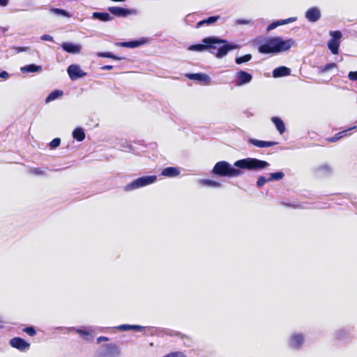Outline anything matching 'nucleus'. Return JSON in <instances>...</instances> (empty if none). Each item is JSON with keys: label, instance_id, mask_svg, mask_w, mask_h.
I'll use <instances>...</instances> for the list:
<instances>
[{"label": "nucleus", "instance_id": "f257e3e1", "mask_svg": "<svg viewBox=\"0 0 357 357\" xmlns=\"http://www.w3.org/2000/svg\"><path fill=\"white\" fill-rule=\"evenodd\" d=\"M239 45L229 43L227 40L218 36H212L205 37L202 40L201 43L190 45L188 47L189 51L192 52H208L213 54L218 59H222L234 50L238 49Z\"/></svg>", "mask_w": 357, "mask_h": 357}, {"label": "nucleus", "instance_id": "f03ea898", "mask_svg": "<svg viewBox=\"0 0 357 357\" xmlns=\"http://www.w3.org/2000/svg\"><path fill=\"white\" fill-rule=\"evenodd\" d=\"M295 43L292 38L284 40L280 36L269 37L259 43L257 50L262 54L275 55L288 51Z\"/></svg>", "mask_w": 357, "mask_h": 357}, {"label": "nucleus", "instance_id": "7ed1b4c3", "mask_svg": "<svg viewBox=\"0 0 357 357\" xmlns=\"http://www.w3.org/2000/svg\"><path fill=\"white\" fill-rule=\"evenodd\" d=\"M234 165L240 169L259 172L267 169L270 164L255 158H246L235 161Z\"/></svg>", "mask_w": 357, "mask_h": 357}, {"label": "nucleus", "instance_id": "20e7f679", "mask_svg": "<svg viewBox=\"0 0 357 357\" xmlns=\"http://www.w3.org/2000/svg\"><path fill=\"white\" fill-rule=\"evenodd\" d=\"M212 174L222 177H237L242 174L240 169L227 161H219L213 167Z\"/></svg>", "mask_w": 357, "mask_h": 357}, {"label": "nucleus", "instance_id": "39448f33", "mask_svg": "<svg viewBox=\"0 0 357 357\" xmlns=\"http://www.w3.org/2000/svg\"><path fill=\"white\" fill-rule=\"evenodd\" d=\"M156 181L157 176L155 175L143 176L135 179L131 183L126 185L124 190L126 191H131L152 184Z\"/></svg>", "mask_w": 357, "mask_h": 357}, {"label": "nucleus", "instance_id": "423d86ee", "mask_svg": "<svg viewBox=\"0 0 357 357\" xmlns=\"http://www.w3.org/2000/svg\"><path fill=\"white\" fill-rule=\"evenodd\" d=\"M146 333H144L145 335H158V336H163L164 335H167L169 336H178L181 339L188 338V336L182 334L178 331H176L172 329H166V328H155L153 326H146L144 330Z\"/></svg>", "mask_w": 357, "mask_h": 357}, {"label": "nucleus", "instance_id": "0eeeda50", "mask_svg": "<svg viewBox=\"0 0 357 357\" xmlns=\"http://www.w3.org/2000/svg\"><path fill=\"white\" fill-rule=\"evenodd\" d=\"M120 350L119 347L113 343L104 344L98 350L94 357H119Z\"/></svg>", "mask_w": 357, "mask_h": 357}, {"label": "nucleus", "instance_id": "6e6552de", "mask_svg": "<svg viewBox=\"0 0 357 357\" xmlns=\"http://www.w3.org/2000/svg\"><path fill=\"white\" fill-rule=\"evenodd\" d=\"M329 35L331 38L328 40L327 46L328 50L333 54H337L340 45V40L342 37V33L340 31H331Z\"/></svg>", "mask_w": 357, "mask_h": 357}, {"label": "nucleus", "instance_id": "1a4fd4ad", "mask_svg": "<svg viewBox=\"0 0 357 357\" xmlns=\"http://www.w3.org/2000/svg\"><path fill=\"white\" fill-rule=\"evenodd\" d=\"M305 340V335L302 333H293L288 338V347L296 351L301 350L304 344Z\"/></svg>", "mask_w": 357, "mask_h": 357}, {"label": "nucleus", "instance_id": "9d476101", "mask_svg": "<svg viewBox=\"0 0 357 357\" xmlns=\"http://www.w3.org/2000/svg\"><path fill=\"white\" fill-rule=\"evenodd\" d=\"M108 11L116 17H127L129 15H137L139 11L135 8H126L120 6H111L108 8Z\"/></svg>", "mask_w": 357, "mask_h": 357}, {"label": "nucleus", "instance_id": "9b49d317", "mask_svg": "<svg viewBox=\"0 0 357 357\" xmlns=\"http://www.w3.org/2000/svg\"><path fill=\"white\" fill-rule=\"evenodd\" d=\"M252 79V75L247 71L241 70L236 74L235 86H241L249 84Z\"/></svg>", "mask_w": 357, "mask_h": 357}, {"label": "nucleus", "instance_id": "f8f14e48", "mask_svg": "<svg viewBox=\"0 0 357 357\" xmlns=\"http://www.w3.org/2000/svg\"><path fill=\"white\" fill-rule=\"evenodd\" d=\"M68 74L71 80H76L86 75L77 64H71L67 68Z\"/></svg>", "mask_w": 357, "mask_h": 357}, {"label": "nucleus", "instance_id": "ddd939ff", "mask_svg": "<svg viewBox=\"0 0 357 357\" xmlns=\"http://www.w3.org/2000/svg\"><path fill=\"white\" fill-rule=\"evenodd\" d=\"M149 39L147 38H140L135 40H131L125 42H119L116 45L122 47L135 48L148 43Z\"/></svg>", "mask_w": 357, "mask_h": 357}, {"label": "nucleus", "instance_id": "4468645a", "mask_svg": "<svg viewBox=\"0 0 357 357\" xmlns=\"http://www.w3.org/2000/svg\"><path fill=\"white\" fill-rule=\"evenodd\" d=\"M10 345L20 351H25L30 348V344L20 337H15L10 340Z\"/></svg>", "mask_w": 357, "mask_h": 357}, {"label": "nucleus", "instance_id": "2eb2a0df", "mask_svg": "<svg viewBox=\"0 0 357 357\" xmlns=\"http://www.w3.org/2000/svg\"><path fill=\"white\" fill-rule=\"evenodd\" d=\"M305 17L308 22L314 23L321 17L320 9L316 6L311 7L306 10Z\"/></svg>", "mask_w": 357, "mask_h": 357}, {"label": "nucleus", "instance_id": "dca6fc26", "mask_svg": "<svg viewBox=\"0 0 357 357\" xmlns=\"http://www.w3.org/2000/svg\"><path fill=\"white\" fill-rule=\"evenodd\" d=\"M185 77L189 79L197 81L199 83L204 84L206 85L210 84L211 77L203 73H187Z\"/></svg>", "mask_w": 357, "mask_h": 357}, {"label": "nucleus", "instance_id": "f3484780", "mask_svg": "<svg viewBox=\"0 0 357 357\" xmlns=\"http://www.w3.org/2000/svg\"><path fill=\"white\" fill-rule=\"evenodd\" d=\"M61 47L66 52L73 54H79L82 50V45L80 44L71 42H63Z\"/></svg>", "mask_w": 357, "mask_h": 357}, {"label": "nucleus", "instance_id": "a211bd4d", "mask_svg": "<svg viewBox=\"0 0 357 357\" xmlns=\"http://www.w3.org/2000/svg\"><path fill=\"white\" fill-rule=\"evenodd\" d=\"M248 142L253 146H255L257 147H260V148L271 147V146H275L278 144L277 142L263 141V140H259V139H254V138L248 139Z\"/></svg>", "mask_w": 357, "mask_h": 357}, {"label": "nucleus", "instance_id": "6ab92c4d", "mask_svg": "<svg viewBox=\"0 0 357 357\" xmlns=\"http://www.w3.org/2000/svg\"><path fill=\"white\" fill-rule=\"evenodd\" d=\"M332 173V167L327 164L321 165L315 169V174L319 177H326L330 176Z\"/></svg>", "mask_w": 357, "mask_h": 357}, {"label": "nucleus", "instance_id": "aec40b11", "mask_svg": "<svg viewBox=\"0 0 357 357\" xmlns=\"http://www.w3.org/2000/svg\"><path fill=\"white\" fill-rule=\"evenodd\" d=\"M273 77L275 78L282 77L291 74L290 68L286 66H280L273 70Z\"/></svg>", "mask_w": 357, "mask_h": 357}, {"label": "nucleus", "instance_id": "412c9836", "mask_svg": "<svg viewBox=\"0 0 357 357\" xmlns=\"http://www.w3.org/2000/svg\"><path fill=\"white\" fill-rule=\"evenodd\" d=\"M179 174H180V170L178 167H168L165 168L162 171L160 175L165 176V177L172 178V177H176V176H178Z\"/></svg>", "mask_w": 357, "mask_h": 357}, {"label": "nucleus", "instance_id": "4be33fe9", "mask_svg": "<svg viewBox=\"0 0 357 357\" xmlns=\"http://www.w3.org/2000/svg\"><path fill=\"white\" fill-rule=\"evenodd\" d=\"M20 70L22 73H40L42 71V66L31 63L21 67Z\"/></svg>", "mask_w": 357, "mask_h": 357}, {"label": "nucleus", "instance_id": "5701e85b", "mask_svg": "<svg viewBox=\"0 0 357 357\" xmlns=\"http://www.w3.org/2000/svg\"><path fill=\"white\" fill-rule=\"evenodd\" d=\"M221 17L220 15H213L210 16L206 19H204L197 23L196 27L199 28L204 25H211L216 22H218V20H220Z\"/></svg>", "mask_w": 357, "mask_h": 357}, {"label": "nucleus", "instance_id": "b1692460", "mask_svg": "<svg viewBox=\"0 0 357 357\" xmlns=\"http://www.w3.org/2000/svg\"><path fill=\"white\" fill-rule=\"evenodd\" d=\"M92 17L101 22H109L112 19L111 15L107 12H94L92 14Z\"/></svg>", "mask_w": 357, "mask_h": 357}, {"label": "nucleus", "instance_id": "393cba45", "mask_svg": "<svg viewBox=\"0 0 357 357\" xmlns=\"http://www.w3.org/2000/svg\"><path fill=\"white\" fill-rule=\"evenodd\" d=\"M271 121L275 125L277 130L280 132V134H283L285 131V125L283 121L278 116H273L271 118Z\"/></svg>", "mask_w": 357, "mask_h": 357}, {"label": "nucleus", "instance_id": "a878e982", "mask_svg": "<svg viewBox=\"0 0 357 357\" xmlns=\"http://www.w3.org/2000/svg\"><path fill=\"white\" fill-rule=\"evenodd\" d=\"M355 128H356V126H354V127L348 128V129H347L345 130L341 131V132L335 134L333 137L327 138L326 141L328 142H337V140L342 139L343 137L346 136L347 135V132L348 131L351 130L355 129Z\"/></svg>", "mask_w": 357, "mask_h": 357}, {"label": "nucleus", "instance_id": "bb28decb", "mask_svg": "<svg viewBox=\"0 0 357 357\" xmlns=\"http://www.w3.org/2000/svg\"><path fill=\"white\" fill-rule=\"evenodd\" d=\"M63 94V91L61 90H59V89H55L54 91H52L46 98L45 99V102L46 103H49L53 100H55L58 98H59L60 97H61Z\"/></svg>", "mask_w": 357, "mask_h": 357}, {"label": "nucleus", "instance_id": "cd10ccee", "mask_svg": "<svg viewBox=\"0 0 357 357\" xmlns=\"http://www.w3.org/2000/svg\"><path fill=\"white\" fill-rule=\"evenodd\" d=\"M85 132L81 127L76 128L73 132V137L77 142H82L85 139Z\"/></svg>", "mask_w": 357, "mask_h": 357}, {"label": "nucleus", "instance_id": "c85d7f7f", "mask_svg": "<svg viewBox=\"0 0 357 357\" xmlns=\"http://www.w3.org/2000/svg\"><path fill=\"white\" fill-rule=\"evenodd\" d=\"M70 331H76L79 335L83 336L85 340H91L93 339L92 335H91L90 332L87 331L86 329L84 328H76L74 327H72L69 329Z\"/></svg>", "mask_w": 357, "mask_h": 357}, {"label": "nucleus", "instance_id": "c756f323", "mask_svg": "<svg viewBox=\"0 0 357 357\" xmlns=\"http://www.w3.org/2000/svg\"><path fill=\"white\" fill-rule=\"evenodd\" d=\"M199 182L204 185L211 188H218L222 186L220 183L211 179H200Z\"/></svg>", "mask_w": 357, "mask_h": 357}, {"label": "nucleus", "instance_id": "7c9ffc66", "mask_svg": "<svg viewBox=\"0 0 357 357\" xmlns=\"http://www.w3.org/2000/svg\"><path fill=\"white\" fill-rule=\"evenodd\" d=\"M50 11L56 15H61L65 17L69 18L72 16L69 12L62 8H52L50 9Z\"/></svg>", "mask_w": 357, "mask_h": 357}, {"label": "nucleus", "instance_id": "2f4dec72", "mask_svg": "<svg viewBox=\"0 0 357 357\" xmlns=\"http://www.w3.org/2000/svg\"><path fill=\"white\" fill-rule=\"evenodd\" d=\"M252 56L250 54H247L241 56H237L235 59V63L238 65L243 63H247L252 59Z\"/></svg>", "mask_w": 357, "mask_h": 357}, {"label": "nucleus", "instance_id": "473e14b6", "mask_svg": "<svg viewBox=\"0 0 357 357\" xmlns=\"http://www.w3.org/2000/svg\"><path fill=\"white\" fill-rule=\"evenodd\" d=\"M284 176V174L282 172L279 171L277 172L270 173L268 180L270 182L272 181H280L282 179Z\"/></svg>", "mask_w": 357, "mask_h": 357}, {"label": "nucleus", "instance_id": "72a5a7b5", "mask_svg": "<svg viewBox=\"0 0 357 357\" xmlns=\"http://www.w3.org/2000/svg\"><path fill=\"white\" fill-rule=\"evenodd\" d=\"M337 67V65L336 63H327L323 66H321L319 68V70L321 73H326L328 71H329L330 70L333 69V68H335Z\"/></svg>", "mask_w": 357, "mask_h": 357}, {"label": "nucleus", "instance_id": "f704fd0d", "mask_svg": "<svg viewBox=\"0 0 357 357\" xmlns=\"http://www.w3.org/2000/svg\"><path fill=\"white\" fill-rule=\"evenodd\" d=\"M22 331L28 334L29 336L33 337L36 335V331L35 328L32 326H26L22 329Z\"/></svg>", "mask_w": 357, "mask_h": 357}, {"label": "nucleus", "instance_id": "c9c22d12", "mask_svg": "<svg viewBox=\"0 0 357 357\" xmlns=\"http://www.w3.org/2000/svg\"><path fill=\"white\" fill-rule=\"evenodd\" d=\"M267 182H270L268 178H266L264 176H260L256 182V185L259 188H261Z\"/></svg>", "mask_w": 357, "mask_h": 357}, {"label": "nucleus", "instance_id": "e433bc0d", "mask_svg": "<svg viewBox=\"0 0 357 357\" xmlns=\"http://www.w3.org/2000/svg\"><path fill=\"white\" fill-rule=\"evenodd\" d=\"M29 172L36 176H45V172L40 168L33 167L29 170Z\"/></svg>", "mask_w": 357, "mask_h": 357}, {"label": "nucleus", "instance_id": "4c0bfd02", "mask_svg": "<svg viewBox=\"0 0 357 357\" xmlns=\"http://www.w3.org/2000/svg\"><path fill=\"white\" fill-rule=\"evenodd\" d=\"M61 144V139L59 137H56L53 139L50 143V147L51 149H54L57 148Z\"/></svg>", "mask_w": 357, "mask_h": 357}, {"label": "nucleus", "instance_id": "58836bf2", "mask_svg": "<svg viewBox=\"0 0 357 357\" xmlns=\"http://www.w3.org/2000/svg\"><path fill=\"white\" fill-rule=\"evenodd\" d=\"M115 329H117L121 331H127L131 330L130 324H121L114 327Z\"/></svg>", "mask_w": 357, "mask_h": 357}, {"label": "nucleus", "instance_id": "ea45409f", "mask_svg": "<svg viewBox=\"0 0 357 357\" xmlns=\"http://www.w3.org/2000/svg\"><path fill=\"white\" fill-rule=\"evenodd\" d=\"M347 335V331L344 328H340L336 331L335 337L337 339H340Z\"/></svg>", "mask_w": 357, "mask_h": 357}, {"label": "nucleus", "instance_id": "a19ab883", "mask_svg": "<svg viewBox=\"0 0 357 357\" xmlns=\"http://www.w3.org/2000/svg\"><path fill=\"white\" fill-rule=\"evenodd\" d=\"M195 20V14H188L184 18V21L187 24H190Z\"/></svg>", "mask_w": 357, "mask_h": 357}, {"label": "nucleus", "instance_id": "79ce46f5", "mask_svg": "<svg viewBox=\"0 0 357 357\" xmlns=\"http://www.w3.org/2000/svg\"><path fill=\"white\" fill-rule=\"evenodd\" d=\"M112 52H100L97 53L98 57L109 58L111 59Z\"/></svg>", "mask_w": 357, "mask_h": 357}, {"label": "nucleus", "instance_id": "37998d69", "mask_svg": "<svg viewBox=\"0 0 357 357\" xmlns=\"http://www.w3.org/2000/svg\"><path fill=\"white\" fill-rule=\"evenodd\" d=\"M235 23L236 25L252 24V22L250 20H243V19H238L236 20Z\"/></svg>", "mask_w": 357, "mask_h": 357}, {"label": "nucleus", "instance_id": "c03bdc74", "mask_svg": "<svg viewBox=\"0 0 357 357\" xmlns=\"http://www.w3.org/2000/svg\"><path fill=\"white\" fill-rule=\"evenodd\" d=\"M146 328V326H142L140 325H131V330L137 331V332H141L142 331H144Z\"/></svg>", "mask_w": 357, "mask_h": 357}, {"label": "nucleus", "instance_id": "a18cd8bd", "mask_svg": "<svg viewBox=\"0 0 357 357\" xmlns=\"http://www.w3.org/2000/svg\"><path fill=\"white\" fill-rule=\"evenodd\" d=\"M348 78L351 81H357V71H350L348 74Z\"/></svg>", "mask_w": 357, "mask_h": 357}, {"label": "nucleus", "instance_id": "49530a36", "mask_svg": "<svg viewBox=\"0 0 357 357\" xmlns=\"http://www.w3.org/2000/svg\"><path fill=\"white\" fill-rule=\"evenodd\" d=\"M40 40H44V41H51V42L54 41L53 37L52 36H50V35H48V34L43 35L40 37Z\"/></svg>", "mask_w": 357, "mask_h": 357}, {"label": "nucleus", "instance_id": "de8ad7c7", "mask_svg": "<svg viewBox=\"0 0 357 357\" xmlns=\"http://www.w3.org/2000/svg\"><path fill=\"white\" fill-rule=\"evenodd\" d=\"M278 26V24H277V22L275 21V22H271V24H269L266 28V31H270L271 30H273L275 29V28H277Z\"/></svg>", "mask_w": 357, "mask_h": 357}, {"label": "nucleus", "instance_id": "09e8293b", "mask_svg": "<svg viewBox=\"0 0 357 357\" xmlns=\"http://www.w3.org/2000/svg\"><path fill=\"white\" fill-rule=\"evenodd\" d=\"M8 77L9 74L6 71L2 70H0V78L6 79H8Z\"/></svg>", "mask_w": 357, "mask_h": 357}, {"label": "nucleus", "instance_id": "8fccbe9b", "mask_svg": "<svg viewBox=\"0 0 357 357\" xmlns=\"http://www.w3.org/2000/svg\"><path fill=\"white\" fill-rule=\"evenodd\" d=\"M126 145H122V147L126 149V151H132V146L130 144H128L126 142H125Z\"/></svg>", "mask_w": 357, "mask_h": 357}, {"label": "nucleus", "instance_id": "3c124183", "mask_svg": "<svg viewBox=\"0 0 357 357\" xmlns=\"http://www.w3.org/2000/svg\"><path fill=\"white\" fill-rule=\"evenodd\" d=\"M113 68H114V66L112 65H105V66L100 67V69L103 70H112Z\"/></svg>", "mask_w": 357, "mask_h": 357}, {"label": "nucleus", "instance_id": "603ef678", "mask_svg": "<svg viewBox=\"0 0 357 357\" xmlns=\"http://www.w3.org/2000/svg\"><path fill=\"white\" fill-rule=\"evenodd\" d=\"M17 52H26L28 50L27 47H17L15 48Z\"/></svg>", "mask_w": 357, "mask_h": 357}, {"label": "nucleus", "instance_id": "864d4df0", "mask_svg": "<svg viewBox=\"0 0 357 357\" xmlns=\"http://www.w3.org/2000/svg\"><path fill=\"white\" fill-rule=\"evenodd\" d=\"M108 340H109L108 337H105V336H100V337H98L97 342L100 343V342H101L102 341H108Z\"/></svg>", "mask_w": 357, "mask_h": 357}, {"label": "nucleus", "instance_id": "5fc2aeb1", "mask_svg": "<svg viewBox=\"0 0 357 357\" xmlns=\"http://www.w3.org/2000/svg\"><path fill=\"white\" fill-rule=\"evenodd\" d=\"M111 59H114V60H116V61H120V60H122L124 58L123 57H121V56H119L114 54H112V56H111Z\"/></svg>", "mask_w": 357, "mask_h": 357}, {"label": "nucleus", "instance_id": "6e6d98bb", "mask_svg": "<svg viewBox=\"0 0 357 357\" xmlns=\"http://www.w3.org/2000/svg\"><path fill=\"white\" fill-rule=\"evenodd\" d=\"M8 0H0V6L5 7L8 4Z\"/></svg>", "mask_w": 357, "mask_h": 357}, {"label": "nucleus", "instance_id": "4d7b16f0", "mask_svg": "<svg viewBox=\"0 0 357 357\" xmlns=\"http://www.w3.org/2000/svg\"><path fill=\"white\" fill-rule=\"evenodd\" d=\"M296 17H289V18L285 19L284 20L285 24H287L289 23L294 22L296 20Z\"/></svg>", "mask_w": 357, "mask_h": 357}, {"label": "nucleus", "instance_id": "13d9d810", "mask_svg": "<svg viewBox=\"0 0 357 357\" xmlns=\"http://www.w3.org/2000/svg\"><path fill=\"white\" fill-rule=\"evenodd\" d=\"M277 24H278V26H281V25H284L285 24V22H284V20H277Z\"/></svg>", "mask_w": 357, "mask_h": 357}, {"label": "nucleus", "instance_id": "bf43d9fd", "mask_svg": "<svg viewBox=\"0 0 357 357\" xmlns=\"http://www.w3.org/2000/svg\"><path fill=\"white\" fill-rule=\"evenodd\" d=\"M282 204L284 206H292L294 208H297L299 206L298 205L291 204H288V203H283Z\"/></svg>", "mask_w": 357, "mask_h": 357}, {"label": "nucleus", "instance_id": "052dcab7", "mask_svg": "<svg viewBox=\"0 0 357 357\" xmlns=\"http://www.w3.org/2000/svg\"><path fill=\"white\" fill-rule=\"evenodd\" d=\"M351 203L354 205V206L357 208V202L354 199H351Z\"/></svg>", "mask_w": 357, "mask_h": 357}, {"label": "nucleus", "instance_id": "680f3d73", "mask_svg": "<svg viewBox=\"0 0 357 357\" xmlns=\"http://www.w3.org/2000/svg\"><path fill=\"white\" fill-rule=\"evenodd\" d=\"M2 323H3V321H1L0 320V324H2ZM2 327H3V326H2L1 324H0V328H1Z\"/></svg>", "mask_w": 357, "mask_h": 357}]
</instances>
